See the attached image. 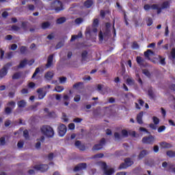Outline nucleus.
<instances>
[{"mask_svg": "<svg viewBox=\"0 0 175 175\" xmlns=\"http://www.w3.org/2000/svg\"><path fill=\"white\" fill-rule=\"evenodd\" d=\"M51 10H55L56 13H59L64 10V4L59 0H55L51 4Z\"/></svg>", "mask_w": 175, "mask_h": 175, "instance_id": "obj_2", "label": "nucleus"}, {"mask_svg": "<svg viewBox=\"0 0 175 175\" xmlns=\"http://www.w3.org/2000/svg\"><path fill=\"white\" fill-rule=\"evenodd\" d=\"M143 74L145 75L146 77H148V79L151 78V73H150V71H148V70H144Z\"/></svg>", "mask_w": 175, "mask_h": 175, "instance_id": "obj_36", "label": "nucleus"}, {"mask_svg": "<svg viewBox=\"0 0 175 175\" xmlns=\"http://www.w3.org/2000/svg\"><path fill=\"white\" fill-rule=\"evenodd\" d=\"M170 6V3L169 1H164L161 5V9H167Z\"/></svg>", "mask_w": 175, "mask_h": 175, "instance_id": "obj_31", "label": "nucleus"}, {"mask_svg": "<svg viewBox=\"0 0 175 175\" xmlns=\"http://www.w3.org/2000/svg\"><path fill=\"white\" fill-rule=\"evenodd\" d=\"M92 32H94V33H96L98 32V29L96 27L93 28L92 31L87 29H86V33L87 35H90V36H91V33H92Z\"/></svg>", "mask_w": 175, "mask_h": 175, "instance_id": "obj_24", "label": "nucleus"}, {"mask_svg": "<svg viewBox=\"0 0 175 175\" xmlns=\"http://www.w3.org/2000/svg\"><path fill=\"white\" fill-rule=\"evenodd\" d=\"M99 25V19L95 18L92 23V27H98Z\"/></svg>", "mask_w": 175, "mask_h": 175, "instance_id": "obj_44", "label": "nucleus"}, {"mask_svg": "<svg viewBox=\"0 0 175 175\" xmlns=\"http://www.w3.org/2000/svg\"><path fill=\"white\" fill-rule=\"evenodd\" d=\"M122 135L124 136V137H128V136H129L128 131L125 129L122 130Z\"/></svg>", "mask_w": 175, "mask_h": 175, "instance_id": "obj_46", "label": "nucleus"}, {"mask_svg": "<svg viewBox=\"0 0 175 175\" xmlns=\"http://www.w3.org/2000/svg\"><path fill=\"white\" fill-rule=\"evenodd\" d=\"M12 57H13V52H10L6 53L5 58H7L8 59H12Z\"/></svg>", "mask_w": 175, "mask_h": 175, "instance_id": "obj_49", "label": "nucleus"}, {"mask_svg": "<svg viewBox=\"0 0 175 175\" xmlns=\"http://www.w3.org/2000/svg\"><path fill=\"white\" fill-rule=\"evenodd\" d=\"M126 84L127 85H135V80L131 78H128L126 79Z\"/></svg>", "mask_w": 175, "mask_h": 175, "instance_id": "obj_29", "label": "nucleus"}, {"mask_svg": "<svg viewBox=\"0 0 175 175\" xmlns=\"http://www.w3.org/2000/svg\"><path fill=\"white\" fill-rule=\"evenodd\" d=\"M144 10H150V9H152V10H157V14H160V13L162 12V8H159L158 4H146L144 6Z\"/></svg>", "mask_w": 175, "mask_h": 175, "instance_id": "obj_4", "label": "nucleus"}, {"mask_svg": "<svg viewBox=\"0 0 175 175\" xmlns=\"http://www.w3.org/2000/svg\"><path fill=\"white\" fill-rule=\"evenodd\" d=\"M82 21H83V18H77L75 19V23L77 24H81Z\"/></svg>", "mask_w": 175, "mask_h": 175, "instance_id": "obj_61", "label": "nucleus"}, {"mask_svg": "<svg viewBox=\"0 0 175 175\" xmlns=\"http://www.w3.org/2000/svg\"><path fill=\"white\" fill-rule=\"evenodd\" d=\"M5 55V51L2 50V49H0V59H3V57Z\"/></svg>", "mask_w": 175, "mask_h": 175, "instance_id": "obj_54", "label": "nucleus"}, {"mask_svg": "<svg viewBox=\"0 0 175 175\" xmlns=\"http://www.w3.org/2000/svg\"><path fill=\"white\" fill-rule=\"evenodd\" d=\"M40 72V68L39 67L36 68L35 72H33L31 79H35V77H36V75H38V73H39Z\"/></svg>", "mask_w": 175, "mask_h": 175, "instance_id": "obj_37", "label": "nucleus"}, {"mask_svg": "<svg viewBox=\"0 0 175 175\" xmlns=\"http://www.w3.org/2000/svg\"><path fill=\"white\" fill-rule=\"evenodd\" d=\"M23 136L26 139H29V132L28 131V130L25 129L23 131Z\"/></svg>", "mask_w": 175, "mask_h": 175, "instance_id": "obj_42", "label": "nucleus"}, {"mask_svg": "<svg viewBox=\"0 0 175 175\" xmlns=\"http://www.w3.org/2000/svg\"><path fill=\"white\" fill-rule=\"evenodd\" d=\"M136 61H137V62L139 65H141V64H142V62H143V59H142V57H140V56L137 57Z\"/></svg>", "mask_w": 175, "mask_h": 175, "instance_id": "obj_55", "label": "nucleus"}, {"mask_svg": "<svg viewBox=\"0 0 175 175\" xmlns=\"http://www.w3.org/2000/svg\"><path fill=\"white\" fill-rule=\"evenodd\" d=\"M28 9H29V10H31L32 12H33V10H35V5H33L32 4H29Z\"/></svg>", "mask_w": 175, "mask_h": 175, "instance_id": "obj_59", "label": "nucleus"}, {"mask_svg": "<svg viewBox=\"0 0 175 175\" xmlns=\"http://www.w3.org/2000/svg\"><path fill=\"white\" fill-rule=\"evenodd\" d=\"M84 169H87V163H81L74 167V172H80V170H84Z\"/></svg>", "mask_w": 175, "mask_h": 175, "instance_id": "obj_11", "label": "nucleus"}, {"mask_svg": "<svg viewBox=\"0 0 175 175\" xmlns=\"http://www.w3.org/2000/svg\"><path fill=\"white\" fill-rule=\"evenodd\" d=\"M139 48V44L137 42H134L132 45V49H134L135 50H137Z\"/></svg>", "mask_w": 175, "mask_h": 175, "instance_id": "obj_48", "label": "nucleus"}, {"mask_svg": "<svg viewBox=\"0 0 175 175\" xmlns=\"http://www.w3.org/2000/svg\"><path fill=\"white\" fill-rule=\"evenodd\" d=\"M106 144V139L105 138H102L100 140L99 144H95L92 148V151H99V150H102L103 148V146Z\"/></svg>", "mask_w": 175, "mask_h": 175, "instance_id": "obj_7", "label": "nucleus"}, {"mask_svg": "<svg viewBox=\"0 0 175 175\" xmlns=\"http://www.w3.org/2000/svg\"><path fill=\"white\" fill-rule=\"evenodd\" d=\"M27 46H21L20 48V52H21V54H25V53H27Z\"/></svg>", "mask_w": 175, "mask_h": 175, "instance_id": "obj_34", "label": "nucleus"}, {"mask_svg": "<svg viewBox=\"0 0 175 175\" xmlns=\"http://www.w3.org/2000/svg\"><path fill=\"white\" fill-rule=\"evenodd\" d=\"M57 131L59 136H60V137H64V135H66L68 128H66V126L65 124H61L58 126Z\"/></svg>", "mask_w": 175, "mask_h": 175, "instance_id": "obj_6", "label": "nucleus"}, {"mask_svg": "<svg viewBox=\"0 0 175 175\" xmlns=\"http://www.w3.org/2000/svg\"><path fill=\"white\" fill-rule=\"evenodd\" d=\"M49 27H50V23L49 22H44L42 24V29H46V28H49Z\"/></svg>", "mask_w": 175, "mask_h": 175, "instance_id": "obj_35", "label": "nucleus"}, {"mask_svg": "<svg viewBox=\"0 0 175 175\" xmlns=\"http://www.w3.org/2000/svg\"><path fill=\"white\" fill-rule=\"evenodd\" d=\"M12 110H13L12 108H10L9 107H5V114H11Z\"/></svg>", "mask_w": 175, "mask_h": 175, "instance_id": "obj_45", "label": "nucleus"}, {"mask_svg": "<svg viewBox=\"0 0 175 175\" xmlns=\"http://www.w3.org/2000/svg\"><path fill=\"white\" fill-rule=\"evenodd\" d=\"M92 5H94V1L92 0H86L83 3V5L85 8H87V9H90Z\"/></svg>", "mask_w": 175, "mask_h": 175, "instance_id": "obj_17", "label": "nucleus"}, {"mask_svg": "<svg viewBox=\"0 0 175 175\" xmlns=\"http://www.w3.org/2000/svg\"><path fill=\"white\" fill-rule=\"evenodd\" d=\"M64 90V86L57 85L55 87V91H56V92H62Z\"/></svg>", "mask_w": 175, "mask_h": 175, "instance_id": "obj_32", "label": "nucleus"}, {"mask_svg": "<svg viewBox=\"0 0 175 175\" xmlns=\"http://www.w3.org/2000/svg\"><path fill=\"white\" fill-rule=\"evenodd\" d=\"M83 84L84 83L83 82H78L73 85L72 88H75L76 90H81Z\"/></svg>", "mask_w": 175, "mask_h": 175, "instance_id": "obj_20", "label": "nucleus"}, {"mask_svg": "<svg viewBox=\"0 0 175 175\" xmlns=\"http://www.w3.org/2000/svg\"><path fill=\"white\" fill-rule=\"evenodd\" d=\"M17 105L19 109H23L25 107V106H27V102H25V100H21L20 101H18Z\"/></svg>", "mask_w": 175, "mask_h": 175, "instance_id": "obj_18", "label": "nucleus"}, {"mask_svg": "<svg viewBox=\"0 0 175 175\" xmlns=\"http://www.w3.org/2000/svg\"><path fill=\"white\" fill-rule=\"evenodd\" d=\"M80 99H81V96L79 94H77L74 98L75 102H80Z\"/></svg>", "mask_w": 175, "mask_h": 175, "instance_id": "obj_53", "label": "nucleus"}, {"mask_svg": "<svg viewBox=\"0 0 175 175\" xmlns=\"http://www.w3.org/2000/svg\"><path fill=\"white\" fill-rule=\"evenodd\" d=\"M171 56L173 59H175V48H173L171 51Z\"/></svg>", "mask_w": 175, "mask_h": 175, "instance_id": "obj_60", "label": "nucleus"}, {"mask_svg": "<svg viewBox=\"0 0 175 175\" xmlns=\"http://www.w3.org/2000/svg\"><path fill=\"white\" fill-rule=\"evenodd\" d=\"M106 36V33L102 32V31H100L98 34V40L100 42H103V38Z\"/></svg>", "mask_w": 175, "mask_h": 175, "instance_id": "obj_27", "label": "nucleus"}, {"mask_svg": "<svg viewBox=\"0 0 175 175\" xmlns=\"http://www.w3.org/2000/svg\"><path fill=\"white\" fill-rule=\"evenodd\" d=\"M59 83L61 84H64V83L66 82V77H59Z\"/></svg>", "mask_w": 175, "mask_h": 175, "instance_id": "obj_50", "label": "nucleus"}, {"mask_svg": "<svg viewBox=\"0 0 175 175\" xmlns=\"http://www.w3.org/2000/svg\"><path fill=\"white\" fill-rule=\"evenodd\" d=\"M165 129H166V126H161L160 127H159L157 131H158L159 133H161L163 132V131H165Z\"/></svg>", "mask_w": 175, "mask_h": 175, "instance_id": "obj_52", "label": "nucleus"}, {"mask_svg": "<svg viewBox=\"0 0 175 175\" xmlns=\"http://www.w3.org/2000/svg\"><path fill=\"white\" fill-rule=\"evenodd\" d=\"M7 106H10L11 107H12V109H14L16 107V102L10 101L8 103Z\"/></svg>", "mask_w": 175, "mask_h": 175, "instance_id": "obj_40", "label": "nucleus"}, {"mask_svg": "<svg viewBox=\"0 0 175 175\" xmlns=\"http://www.w3.org/2000/svg\"><path fill=\"white\" fill-rule=\"evenodd\" d=\"M137 122L142 125L143 124V111H141L139 114L137 115Z\"/></svg>", "mask_w": 175, "mask_h": 175, "instance_id": "obj_15", "label": "nucleus"}, {"mask_svg": "<svg viewBox=\"0 0 175 175\" xmlns=\"http://www.w3.org/2000/svg\"><path fill=\"white\" fill-rule=\"evenodd\" d=\"M133 165V161L131 159V158H126L124 159V163H122L120 166V170L122 169H127L129 166H132Z\"/></svg>", "mask_w": 175, "mask_h": 175, "instance_id": "obj_5", "label": "nucleus"}, {"mask_svg": "<svg viewBox=\"0 0 175 175\" xmlns=\"http://www.w3.org/2000/svg\"><path fill=\"white\" fill-rule=\"evenodd\" d=\"M40 147H42V143L40 142V141H39L36 144V148H37V150H39L40 149Z\"/></svg>", "mask_w": 175, "mask_h": 175, "instance_id": "obj_57", "label": "nucleus"}, {"mask_svg": "<svg viewBox=\"0 0 175 175\" xmlns=\"http://www.w3.org/2000/svg\"><path fill=\"white\" fill-rule=\"evenodd\" d=\"M159 58H160V64L161 65H162L163 66H165V65H166V62L165 61V58H162V56L159 55Z\"/></svg>", "mask_w": 175, "mask_h": 175, "instance_id": "obj_39", "label": "nucleus"}, {"mask_svg": "<svg viewBox=\"0 0 175 175\" xmlns=\"http://www.w3.org/2000/svg\"><path fill=\"white\" fill-rule=\"evenodd\" d=\"M21 28L27 32L28 31V22H22Z\"/></svg>", "mask_w": 175, "mask_h": 175, "instance_id": "obj_23", "label": "nucleus"}, {"mask_svg": "<svg viewBox=\"0 0 175 175\" xmlns=\"http://www.w3.org/2000/svg\"><path fill=\"white\" fill-rule=\"evenodd\" d=\"M105 157V154L103 153H98L93 156L94 159H96L98 158H103Z\"/></svg>", "mask_w": 175, "mask_h": 175, "instance_id": "obj_38", "label": "nucleus"}, {"mask_svg": "<svg viewBox=\"0 0 175 175\" xmlns=\"http://www.w3.org/2000/svg\"><path fill=\"white\" fill-rule=\"evenodd\" d=\"M20 77H21V75L20 74V72H16L12 76V80H17L20 79Z\"/></svg>", "mask_w": 175, "mask_h": 175, "instance_id": "obj_33", "label": "nucleus"}, {"mask_svg": "<svg viewBox=\"0 0 175 175\" xmlns=\"http://www.w3.org/2000/svg\"><path fill=\"white\" fill-rule=\"evenodd\" d=\"M152 23H153L152 18H150V17L148 18V20L146 21L148 27H151V25H152Z\"/></svg>", "mask_w": 175, "mask_h": 175, "instance_id": "obj_41", "label": "nucleus"}, {"mask_svg": "<svg viewBox=\"0 0 175 175\" xmlns=\"http://www.w3.org/2000/svg\"><path fill=\"white\" fill-rule=\"evenodd\" d=\"M152 120L154 125H158V124H159V118H158L157 116H153Z\"/></svg>", "mask_w": 175, "mask_h": 175, "instance_id": "obj_43", "label": "nucleus"}, {"mask_svg": "<svg viewBox=\"0 0 175 175\" xmlns=\"http://www.w3.org/2000/svg\"><path fill=\"white\" fill-rule=\"evenodd\" d=\"M37 92L38 93V99H43L46 96V92H43V88H38L37 90Z\"/></svg>", "mask_w": 175, "mask_h": 175, "instance_id": "obj_14", "label": "nucleus"}, {"mask_svg": "<svg viewBox=\"0 0 175 175\" xmlns=\"http://www.w3.org/2000/svg\"><path fill=\"white\" fill-rule=\"evenodd\" d=\"M0 144H1V146H5V144H6V142L5 140V137H1L0 138Z\"/></svg>", "mask_w": 175, "mask_h": 175, "instance_id": "obj_51", "label": "nucleus"}, {"mask_svg": "<svg viewBox=\"0 0 175 175\" xmlns=\"http://www.w3.org/2000/svg\"><path fill=\"white\" fill-rule=\"evenodd\" d=\"M148 152H147V150H144L140 152L139 156H138V159H143V158H144V157L146 155H148Z\"/></svg>", "mask_w": 175, "mask_h": 175, "instance_id": "obj_21", "label": "nucleus"}, {"mask_svg": "<svg viewBox=\"0 0 175 175\" xmlns=\"http://www.w3.org/2000/svg\"><path fill=\"white\" fill-rule=\"evenodd\" d=\"M148 94L149 95L150 99H154V98H155V94H154V92L151 89L148 90Z\"/></svg>", "mask_w": 175, "mask_h": 175, "instance_id": "obj_30", "label": "nucleus"}, {"mask_svg": "<svg viewBox=\"0 0 175 175\" xmlns=\"http://www.w3.org/2000/svg\"><path fill=\"white\" fill-rule=\"evenodd\" d=\"M44 77L46 80H52L53 77H54V72L51 71L47 72L45 74Z\"/></svg>", "mask_w": 175, "mask_h": 175, "instance_id": "obj_16", "label": "nucleus"}, {"mask_svg": "<svg viewBox=\"0 0 175 175\" xmlns=\"http://www.w3.org/2000/svg\"><path fill=\"white\" fill-rule=\"evenodd\" d=\"M150 54H154V52L151 51V49H148L146 51L144 52V56L146 58H150Z\"/></svg>", "mask_w": 175, "mask_h": 175, "instance_id": "obj_28", "label": "nucleus"}, {"mask_svg": "<svg viewBox=\"0 0 175 175\" xmlns=\"http://www.w3.org/2000/svg\"><path fill=\"white\" fill-rule=\"evenodd\" d=\"M68 128L69 129H70L71 131H73V129H75V126L74 123H70L68 124Z\"/></svg>", "mask_w": 175, "mask_h": 175, "instance_id": "obj_62", "label": "nucleus"}, {"mask_svg": "<svg viewBox=\"0 0 175 175\" xmlns=\"http://www.w3.org/2000/svg\"><path fill=\"white\" fill-rule=\"evenodd\" d=\"M74 122H77V124L81 122V121H83V119L80 118H76L73 120Z\"/></svg>", "mask_w": 175, "mask_h": 175, "instance_id": "obj_58", "label": "nucleus"}, {"mask_svg": "<svg viewBox=\"0 0 175 175\" xmlns=\"http://www.w3.org/2000/svg\"><path fill=\"white\" fill-rule=\"evenodd\" d=\"M87 57H88V52L87 51H83L81 53L82 62L85 61V59H87Z\"/></svg>", "mask_w": 175, "mask_h": 175, "instance_id": "obj_22", "label": "nucleus"}, {"mask_svg": "<svg viewBox=\"0 0 175 175\" xmlns=\"http://www.w3.org/2000/svg\"><path fill=\"white\" fill-rule=\"evenodd\" d=\"M41 133L48 139L54 137V129L50 125L44 124L40 127Z\"/></svg>", "mask_w": 175, "mask_h": 175, "instance_id": "obj_1", "label": "nucleus"}, {"mask_svg": "<svg viewBox=\"0 0 175 175\" xmlns=\"http://www.w3.org/2000/svg\"><path fill=\"white\" fill-rule=\"evenodd\" d=\"M149 126L151 129H153V131H155L157 129V126L154 124L151 123L149 124Z\"/></svg>", "mask_w": 175, "mask_h": 175, "instance_id": "obj_63", "label": "nucleus"}, {"mask_svg": "<svg viewBox=\"0 0 175 175\" xmlns=\"http://www.w3.org/2000/svg\"><path fill=\"white\" fill-rule=\"evenodd\" d=\"M66 21V18L65 17H60L57 19L56 23L57 24H64Z\"/></svg>", "mask_w": 175, "mask_h": 175, "instance_id": "obj_26", "label": "nucleus"}, {"mask_svg": "<svg viewBox=\"0 0 175 175\" xmlns=\"http://www.w3.org/2000/svg\"><path fill=\"white\" fill-rule=\"evenodd\" d=\"M103 172L105 175H113L115 173L114 169L111 168L109 170H107V164L105 162L102 163Z\"/></svg>", "mask_w": 175, "mask_h": 175, "instance_id": "obj_9", "label": "nucleus"}, {"mask_svg": "<svg viewBox=\"0 0 175 175\" xmlns=\"http://www.w3.org/2000/svg\"><path fill=\"white\" fill-rule=\"evenodd\" d=\"M54 61V54L49 55L46 61V68H51L53 66V62Z\"/></svg>", "mask_w": 175, "mask_h": 175, "instance_id": "obj_12", "label": "nucleus"}, {"mask_svg": "<svg viewBox=\"0 0 175 175\" xmlns=\"http://www.w3.org/2000/svg\"><path fill=\"white\" fill-rule=\"evenodd\" d=\"M11 50H12L13 51H14L15 50H17V44H12L11 45Z\"/></svg>", "mask_w": 175, "mask_h": 175, "instance_id": "obj_64", "label": "nucleus"}, {"mask_svg": "<svg viewBox=\"0 0 175 175\" xmlns=\"http://www.w3.org/2000/svg\"><path fill=\"white\" fill-rule=\"evenodd\" d=\"M34 169L36 170H39L41 173H44V172H47L49 170V165L47 164H41L36 165L34 166Z\"/></svg>", "mask_w": 175, "mask_h": 175, "instance_id": "obj_10", "label": "nucleus"}, {"mask_svg": "<svg viewBox=\"0 0 175 175\" xmlns=\"http://www.w3.org/2000/svg\"><path fill=\"white\" fill-rule=\"evenodd\" d=\"M12 66H13V63L8 62L0 70V77L1 79L8 75V70H9V68H12Z\"/></svg>", "mask_w": 175, "mask_h": 175, "instance_id": "obj_3", "label": "nucleus"}, {"mask_svg": "<svg viewBox=\"0 0 175 175\" xmlns=\"http://www.w3.org/2000/svg\"><path fill=\"white\" fill-rule=\"evenodd\" d=\"M79 38H83V33L80 31L78 35H73L71 37L70 42H75L76 39H79Z\"/></svg>", "mask_w": 175, "mask_h": 175, "instance_id": "obj_19", "label": "nucleus"}, {"mask_svg": "<svg viewBox=\"0 0 175 175\" xmlns=\"http://www.w3.org/2000/svg\"><path fill=\"white\" fill-rule=\"evenodd\" d=\"M17 146L18 148H23V147H24V142L19 141L17 144Z\"/></svg>", "mask_w": 175, "mask_h": 175, "instance_id": "obj_56", "label": "nucleus"}, {"mask_svg": "<svg viewBox=\"0 0 175 175\" xmlns=\"http://www.w3.org/2000/svg\"><path fill=\"white\" fill-rule=\"evenodd\" d=\"M28 65V59H24L23 60L20 62L19 65L17 66L18 69H23V68H25Z\"/></svg>", "mask_w": 175, "mask_h": 175, "instance_id": "obj_13", "label": "nucleus"}, {"mask_svg": "<svg viewBox=\"0 0 175 175\" xmlns=\"http://www.w3.org/2000/svg\"><path fill=\"white\" fill-rule=\"evenodd\" d=\"M64 46V43L62 42H59L56 46H55V49L56 50H58V49H61V47H62Z\"/></svg>", "mask_w": 175, "mask_h": 175, "instance_id": "obj_47", "label": "nucleus"}, {"mask_svg": "<svg viewBox=\"0 0 175 175\" xmlns=\"http://www.w3.org/2000/svg\"><path fill=\"white\" fill-rule=\"evenodd\" d=\"M154 142H155V137L152 135L144 137L142 138V143H144V144H154Z\"/></svg>", "mask_w": 175, "mask_h": 175, "instance_id": "obj_8", "label": "nucleus"}, {"mask_svg": "<svg viewBox=\"0 0 175 175\" xmlns=\"http://www.w3.org/2000/svg\"><path fill=\"white\" fill-rule=\"evenodd\" d=\"M166 154L170 158H175V151L168 150V151L166 152Z\"/></svg>", "mask_w": 175, "mask_h": 175, "instance_id": "obj_25", "label": "nucleus"}]
</instances>
